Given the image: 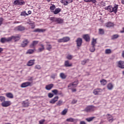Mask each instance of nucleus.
Masks as SVG:
<instances>
[{
    "label": "nucleus",
    "instance_id": "obj_1",
    "mask_svg": "<svg viewBox=\"0 0 124 124\" xmlns=\"http://www.w3.org/2000/svg\"><path fill=\"white\" fill-rule=\"evenodd\" d=\"M118 8H119L118 5H115L114 7L112 5H109L108 7H106L105 9L108 11L110 13H112V12H114L115 14H116L118 12Z\"/></svg>",
    "mask_w": 124,
    "mask_h": 124
},
{
    "label": "nucleus",
    "instance_id": "obj_2",
    "mask_svg": "<svg viewBox=\"0 0 124 124\" xmlns=\"http://www.w3.org/2000/svg\"><path fill=\"white\" fill-rule=\"evenodd\" d=\"M49 20L51 21V22L56 23V24H62V23H63V20L62 18H61V17H56L52 16L49 17Z\"/></svg>",
    "mask_w": 124,
    "mask_h": 124
},
{
    "label": "nucleus",
    "instance_id": "obj_3",
    "mask_svg": "<svg viewBox=\"0 0 124 124\" xmlns=\"http://www.w3.org/2000/svg\"><path fill=\"white\" fill-rule=\"evenodd\" d=\"M95 107L93 106H89L87 107L85 109V112H87V113L93 112V111H94L95 110Z\"/></svg>",
    "mask_w": 124,
    "mask_h": 124
},
{
    "label": "nucleus",
    "instance_id": "obj_4",
    "mask_svg": "<svg viewBox=\"0 0 124 124\" xmlns=\"http://www.w3.org/2000/svg\"><path fill=\"white\" fill-rule=\"evenodd\" d=\"M78 84H79V81L77 80L76 81H74V82L70 83L68 85V88L69 89H71L72 88H76V87L78 86Z\"/></svg>",
    "mask_w": 124,
    "mask_h": 124
},
{
    "label": "nucleus",
    "instance_id": "obj_5",
    "mask_svg": "<svg viewBox=\"0 0 124 124\" xmlns=\"http://www.w3.org/2000/svg\"><path fill=\"white\" fill-rule=\"evenodd\" d=\"M103 92V90L100 88H97L93 91V93L94 95H98L101 94V93Z\"/></svg>",
    "mask_w": 124,
    "mask_h": 124
},
{
    "label": "nucleus",
    "instance_id": "obj_6",
    "mask_svg": "<svg viewBox=\"0 0 124 124\" xmlns=\"http://www.w3.org/2000/svg\"><path fill=\"white\" fill-rule=\"evenodd\" d=\"M1 105V106H2V107H8L9 106H10V105H11V101H5L2 102Z\"/></svg>",
    "mask_w": 124,
    "mask_h": 124
},
{
    "label": "nucleus",
    "instance_id": "obj_7",
    "mask_svg": "<svg viewBox=\"0 0 124 124\" xmlns=\"http://www.w3.org/2000/svg\"><path fill=\"white\" fill-rule=\"evenodd\" d=\"M31 82H25L21 84V88H27V87H31Z\"/></svg>",
    "mask_w": 124,
    "mask_h": 124
},
{
    "label": "nucleus",
    "instance_id": "obj_8",
    "mask_svg": "<svg viewBox=\"0 0 124 124\" xmlns=\"http://www.w3.org/2000/svg\"><path fill=\"white\" fill-rule=\"evenodd\" d=\"M77 47H81L82 43H83V40L81 38H78L76 41Z\"/></svg>",
    "mask_w": 124,
    "mask_h": 124
},
{
    "label": "nucleus",
    "instance_id": "obj_9",
    "mask_svg": "<svg viewBox=\"0 0 124 124\" xmlns=\"http://www.w3.org/2000/svg\"><path fill=\"white\" fill-rule=\"evenodd\" d=\"M15 5H24L26 2L24 1H21L20 0H16L14 2Z\"/></svg>",
    "mask_w": 124,
    "mask_h": 124
},
{
    "label": "nucleus",
    "instance_id": "obj_10",
    "mask_svg": "<svg viewBox=\"0 0 124 124\" xmlns=\"http://www.w3.org/2000/svg\"><path fill=\"white\" fill-rule=\"evenodd\" d=\"M82 38L86 41V42H90V41H91V37L89 34L83 35Z\"/></svg>",
    "mask_w": 124,
    "mask_h": 124
},
{
    "label": "nucleus",
    "instance_id": "obj_11",
    "mask_svg": "<svg viewBox=\"0 0 124 124\" xmlns=\"http://www.w3.org/2000/svg\"><path fill=\"white\" fill-rule=\"evenodd\" d=\"M10 38H11V41L13 39L14 41H18V40H20V38H21V36L19 35H17L16 36H12L11 37H10Z\"/></svg>",
    "mask_w": 124,
    "mask_h": 124
},
{
    "label": "nucleus",
    "instance_id": "obj_12",
    "mask_svg": "<svg viewBox=\"0 0 124 124\" xmlns=\"http://www.w3.org/2000/svg\"><path fill=\"white\" fill-rule=\"evenodd\" d=\"M117 66L119 67V68H121L122 69H124V62L120 61L117 62Z\"/></svg>",
    "mask_w": 124,
    "mask_h": 124
},
{
    "label": "nucleus",
    "instance_id": "obj_13",
    "mask_svg": "<svg viewBox=\"0 0 124 124\" xmlns=\"http://www.w3.org/2000/svg\"><path fill=\"white\" fill-rule=\"evenodd\" d=\"M15 30L16 31H23L26 30V28L22 25H20L16 27Z\"/></svg>",
    "mask_w": 124,
    "mask_h": 124
},
{
    "label": "nucleus",
    "instance_id": "obj_14",
    "mask_svg": "<svg viewBox=\"0 0 124 124\" xmlns=\"http://www.w3.org/2000/svg\"><path fill=\"white\" fill-rule=\"evenodd\" d=\"M11 41V38L10 37L8 38H1L0 39V42L1 43H5V42H9Z\"/></svg>",
    "mask_w": 124,
    "mask_h": 124
},
{
    "label": "nucleus",
    "instance_id": "obj_15",
    "mask_svg": "<svg viewBox=\"0 0 124 124\" xmlns=\"http://www.w3.org/2000/svg\"><path fill=\"white\" fill-rule=\"evenodd\" d=\"M58 100H59V96H56L49 101V103H51V104H55V103H56V102H57V101H58Z\"/></svg>",
    "mask_w": 124,
    "mask_h": 124
},
{
    "label": "nucleus",
    "instance_id": "obj_16",
    "mask_svg": "<svg viewBox=\"0 0 124 124\" xmlns=\"http://www.w3.org/2000/svg\"><path fill=\"white\" fill-rule=\"evenodd\" d=\"M107 118L109 123H113V121H114V118H113V116H112V115L109 114H107Z\"/></svg>",
    "mask_w": 124,
    "mask_h": 124
},
{
    "label": "nucleus",
    "instance_id": "obj_17",
    "mask_svg": "<svg viewBox=\"0 0 124 124\" xmlns=\"http://www.w3.org/2000/svg\"><path fill=\"white\" fill-rule=\"evenodd\" d=\"M29 41L28 39H25L23 41H22L21 44V46L23 47V48L26 47L28 44H29Z\"/></svg>",
    "mask_w": 124,
    "mask_h": 124
},
{
    "label": "nucleus",
    "instance_id": "obj_18",
    "mask_svg": "<svg viewBox=\"0 0 124 124\" xmlns=\"http://www.w3.org/2000/svg\"><path fill=\"white\" fill-rule=\"evenodd\" d=\"M35 62V60L34 59L30 60L27 63V66H32V65L34 64Z\"/></svg>",
    "mask_w": 124,
    "mask_h": 124
},
{
    "label": "nucleus",
    "instance_id": "obj_19",
    "mask_svg": "<svg viewBox=\"0 0 124 124\" xmlns=\"http://www.w3.org/2000/svg\"><path fill=\"white\" fill-rule=\"evenodd\" d=\"M62 11V9L58 8H56L53 11H51L52 13H53L54 15H57V14H59L60 12Z\"/></svg>",
    "mask_w": 124,
    "mask_h": 124
},
{
    "label": "nucleus",
    "instance_id": "obj_20",
    "mask_svg": "<svg viewBox=\"0 0 124 124\" xmlns=\"http://www.w3.org/2000/svg\"><path fill=\"white\" fill-rule=\"evenodd\" d=\"M40 46H41V47H40L38 49V53H40V52H43V51H44V50H45V47L44 46V45L41 44L40 45Z\"/></svg>",
    "mask_w": 124,
    "mask_h": 124
},
{
    "label": "nucleus",
    "instance_id": "obj_21",
    "mask_svg": "<svg viewBox=\"0 0 124 124\" xmlns=\"http://www.w3.org/2000/svg\"><path fill=\"white\" fill-rule=\"evenodd\" d=\"M46 31V29H36L33 31V32H44Z\"/></svg>",
    "mask_w": 124,
    "mask_h": 124
},
{
    "label": "nucleus",
    "instance_id": "obj_22",
    "mask_svg": "<svg viewBox=\"0 0 124 124\" xmlns=\"http://www.w3.org/2000/svg\"><path fill=\"white\" fill-rule=\"evenodd\" d=\"M38 41H33L30 46V48H33L34 46H36V45L38 44Z\"/></svg>",
    "mask_w": 124,
    "mask_h": 124
},
{
    "label": "nucleus",
    "instance_id": "obj_23",
    "mask_svg": "<svg viewBox=\"0 0 124 124\" xmlns=\"http://www.w3.org/2000/svg\"><path fill=\"white\" fill-rule=\"evenodd\" d=\"M113 88H114V85L112 83H109L107 85V88L108 90H109V91H112L113 90Z\"/></svg>",
    "mask_w": 124,
    "mask_h": 124
},
{
    "label": "nucleus",
    "instance_id": "obj_24",
    "mask_svg": "<svg viewBox=\"0 0 124 124\" xmlns=\"http://www.w3.org/2000/svg\"><path fill=\"white\" fill-rule=\"evenodd\" d=\"M105 26L107 28H111L114 26V23L111 22H108L105 24Z\"/></svg>",
    "mask_w": 124,
    "mask_h": 124
},
{
    "label": "nucleus",
    "instance_id": "obj_25",
    "mask_svg": "<svg viewBox=\"0 0 124 124\" xmlns=\"http://www.w3.org/2000/svg\"><path fill=\"white\" fill-rule=\"evenodd\" d=\"M72 66V63H69V61H66L64 62V66L66 67H70V66Z\"/></svg>",
    "mask_w": 124,
    "mask_h": 124
},
{
    "label": "nucleus",
    "instance_id": "obj_26",
    "mask_svg": "<svg viewBox=\"0 0 124 124\" xmlns=\"http://www.w3.org/2000/svg\"><path fill=\"white\" fill-rule=\"evenodd\" d=\"M6 96L8 97V98L12 99L14 97L13 94L11 93H6Z\"/></svg>",
    "mask_w": 124,
    "mask_h": 124
},
{
    "label": "nucleus",
    "instance_id": "obj_27",
    "mask_svg": "<svg viewBox=\"0 0 124 124\" xmlns=\"http://www.w3.org/2000/svg\"><path fill=\"white\" fill-rule=\"evenodd\" d=\"M53 87H54V84H48L47 85H46V89L47 91H50V90H51L52 88H53Z\"/></svg>",
    "mask_w": 124,
    "mask_h": 124
},
{
    "label": "nucleus",
    "instance_id": "obj_28",
    "mask_svg": "<svg viewBox=\"0 0 124 124\" xmlns=\"http://www.w3.org/2000/svg\"><path fill=\"white\" fill-rule=\"evenodd\" d=\"M97 40V39H94V38H93L92 41L91 42V45L92 46H95V44H96Z\"/></svg>",
    "mask_w": 124,
    "mask_h": 124
},
{
    "label": "nucleus",
    "instance_id": "obj_29",
    "mask_svg": "<svg viewBox=\"0 0 124 124\" xmlns=\"http://www.w3.org/2000/svg\"><path fill=\"white\" fill-rule=\"evenodd\" d=\"M22 105L23 107H29V105H30V103L27 101H23L22 102Z\"/></svg>",
    "mask_w": 124,
    "mask_h": 124
},
{
    "label": "nucleus",
    "instance_id": "obj_30",
    "mask_svg": "<svg viewBox=\"0 0 124 124\" xmlns=\"http://www.w3.org/2000/svg\"><path fill=\"white\" fill-rule=\"evenodd\" d=\"M101 84L103 86H105L106 84H107V80L103 79L100 81Z\"/></svg>",
    "mask_w": 124,
    "mask_h": 124
},
{
    "label": "nucleus",
    "instance_id": "obj_31",
    "mask_svg": "<svg viewBox=\"0 0 124 124\" xmlns=\"http://www.w3.org/2000/svg\"><path fill=\"white\" fill-rule=\"evenodd\" d=\"M60 77H61V78L62 79H66V75H65V74H64V73H61L60 74Z\"/></svg>",
    "mask_w": 124,
    "mask_h": 124
},
{
    "label": "nucleus",
    "instance_id": "obj_32",
    "mask_svg": "<svg viewBox=\"0 0 124 124\" xmlns=\"http://www.w3.org/2000/svg\"><path fill=\"white\" fill-rule=\"evenodd\" d=\"M46 49L47 51H51V50H52V45L50 44H47L46 45Z\"/></svg>",
    "mask_w": 124,
    "mask_h": 124
},
{
    "label": "nucleus",
    "instance_id": "obj_33",
    "mask_svg": "<svg viewBox=\"0 0 124 124\" xmlns=\"http://www.w3.org/2000/svg\"><path fill=\"white\" fill-rule=\"evenodd\" d=\"M66 122H69L70 123H74L75 122V119L72 118H67L66 120Z\"/></svg>",
    "mask_w": 124,
    "mask_h": 124
},
{
    "label": "nucleus",
    "instance_id": "obj_34",
    "mask_svg": "<svg viewBox=\"0 0 124 124\" xmlns=\"http://www.w3.org/2000/svg\"><path fill=\"white\" fill-rule=\"evenodd\" d=\"M63 40L64 43L68 42V41L70 40V38H69V37H63Z\"/></svg>",
    "mask_w": 124,
    "mask_h": 124
},
{
    "label": "nucleus",
    "instance_id": "obj_35",
    "mask_svg": "<svg viewBox=\"0 0 124 124\" xmlns=\"http://www.w3.org/2000/svg\"><path fill=\"white\" fill-rule=\"evenodd\" d=\"M99 34L101 35H103L104 34V30L102 29H99Z\"/></svg>",
    "mask_w": 124,
    "mask_h": 124
},
{
    "label": "nucleus",
    "instance_id": "obj_36",
    "mask_svg": "<svg viewBox=\"0 0 124 124\" xmlns=\"http://www.w3.org/2000/svg\"><path fill=\"white\" fill-rule=\"evenodd\" d=\"M85 2H92L93 3H96V0H84Z\"/></svg>",
    "mask_w": 124,
    "mask_h": 124
},
{
    "label": "nucleus",
    "instance_id": "obj_37",
    "mask_svg": "<svg viewBox=\"0 0 124 124\" xmlns=\"http://www.w3.org/2000/svg\"><path fill=\"white\" fill-rule=\"evenodd\" d=\"M34 50L35 49H29L27 51L26 54H33V53H34Z\"/></svg>",
    "mask_w": 124,
    "mask_h": 124
},
{
    "label": "nucleus",
    "instance_id": "obj_38",
    "mask_svg": "<svg viewBox=\"0 0 124 124\" xmlns=\"http://www.w3.org/2000/svg\"><path fill=\"white\" fill-rule=\"evenodd\" d=\"M50 11H54L56 9V6L54 4H52V6L50 7L49 8Z\"/></svg>",
    "mask_w": 124,
    "mask_h": 124
},
{
    "label": "nucleus",
    "instance_id": "obj_39",
    "mask_svg": "<svg viewBox=\"0 0 124 124\" xmlns=\"http://www.w3.org/2000/svg\"><path fill=\"white\" fill-rule=\"evenodd\" d=\"M120 36L118 34H114L112 36L111 39L112 40H114V39H117Z\"/></svg>",
    "mask_w": 124,
    "mask_h": 124
},
{
    "label": "nucleus",
    "instance_id": "obj_40",
    "mask_svg": "<svg viewBox=\"0 0 124 124\" xmlns=\"http://www.w3.org/2000/svg\"><path fill=\"white\" fill-rule=\"evenodd\" d=\"M68 110V109L67 108H65L62 112V113H61L62 115H63V116H64L65 115H66V113H67Z\"/></svg>",
    "mask_w": 124,
    "mask_h": 124
},
{
    "label": "nucleus",
    "instance_id": "obj_41",
    "mask_svg": "<svg viewBox=\"0 0 124 124\" xmlns=\"http://www.w3.org/2000/svg\"><path fill=\"white\" fill-rule=\"evenodd\" d=\"M89 59H85L83 61H81V64H82V65H84L85 64H86V63H87V62H89Z\"/></svg>",
    "mask_w": 124,
    "mask_h": 124
},
{
    "label": "nucleus",
    "instance_id": "obj_42",
    "mask_svg": "<svg viewBox=\"0 0 124 124\" xmlns=\"http://www.w3.org/2000/svg\"><path fill=\"white\" fill-rule=\"evenodd\" d=\"M90 52H94L95 51V46H92L90 48Z\"/></svg>",
    "mask_w": 124,
    "mask_h": 124
},
{
    "label": "nucleus",
    "instance_id": "obj_43",
    "mask_svg": "<svg viewBox=\"0 0 124 124\" xmlns=\"http://www.w3.org/2000/svg\"><path fill=\"white\" fill-rule=\"evenodd\" d=\"M93 119H94V117H90L88 118H86V121H87V122H92V121H93Z\"/></svg>",
    "mask_w": 124,
    "mask_h": 124
},
{
    "label": "nucleus",
    "instance_id": "obj_44",
    "mask_svg": "<svg viewBox=\"0 0 124 124\" xmlns=\"http://www.w3.org/2000/svg\"><path fill=\"white\" fill-rule=\"evenodd\" d=\"M0 101H1V102H4V101H5V97L3 96H0Z\"/></svg>",
    "mask_w": 124,
    "mask_h": 124
},
{
    "label": "nucleus",
    "instance_id": "obj_45",
    "mask_svg": "<svg viewBox=\"0 0 124 124\" xmlns=\"http://www.w3.org/2000/svg\"><path fill=\"white\" fill-rule=\"evenodd\" d=\"M112 51L110 49H107L105 50V54H111Z\"/></svg>",
    "mask_w": 124,
    "mask_h": 124
},
{
    "label": "nucleus",
    "instance_id": "obj_46",
    "mask_svg": "<svg viewBox=\"0 0 124 124\" xmlns=\"http://www.w3.org/2000/svg\"><path fill=\"white\" fill-rule=\"evenodd\" d=\"M21 16H29V14L26 13V11L21 12L20 14Z\"/></svg>",
    "mask_w": 124,
    "mask_h": 124
},
{
    "label": "nucleus",
    "instance_id": "obj_47",
    "mask_svg": "<svg viewBox=\"0 0 124 124\" xmlns=\"http://www.w3.org/2000/svg\"><path fill=\"white\" fill-rule=\"evenodd\" d=\"M57 41L59 43H64V41H63V38L58 39Z\"/></svg>",
    "mask_w": 124,
    "mask_h": 124
},
{
    "label": "nucleus",
    "instance_id": "obj_48",
    "mask_svg": "<svg viewBox=\"0 0 124 124\" xmlns=\"http://www.w3.org/2000/svg\"><path fill=\"white\" fill-rule=\"evenodd\" d=\"M52 93H53L55 95H57L58 94L59 91L57 90H53L52 91Z\"/></svg>",
    "mask_w": 124,
    "mask_h": 124
},
{
    "label": "nucleus",
    "instance_id": "obj_49",
    "mask_svg": "<svg viewBox=\"0 0 124 124\" xmlns=\"http://www.w3.org/2000/svg\"><path fill=\"white\" fill-rule=\"evenodd\" d=\"M73 58V56L71 55H68L66 56V59H67V60H72Z\"/></svg>",
    "mask_w": 124,
    "mask_h": 124
},
{
    "label": "nucleus",
    "instance_id": "obj_50",
    "mask_svg": "<svg viewBox=\"0 0 124 124\" xmlns=\"http://www.w3.org/2000/svg\"><path fill=\"white\" fill-rule=\"evenodd\" d=\"M57 106H61V105H62V101L59 100L57 103Z\"/></svg>",
    "mask_w": 124,
    "mask_h": 124
},
{
    "label": "nucleus",
    "instance_id": "obj_51",
    "mask_svg": "<svg viewBox=\"0 0 124 124\" xmlns=\"http://www.w3.org/2000/svg\"><path fill=\"white\" fill-rule=\"evenodd\" d=\"M35 69H41V66L40 65H36L35 66Z\"/></svg>",
    "mask_w": 124,
    "mask_h": 124
},
{
    "label": "nucleus",
    "instance_id": "obj_52",
    "mask_svg": "<svg viewBox=\"0 0 124 124\" xmlns=\"http://www.w3.org/2000/svg\"><path fill=\"white\" fill-rule=\"evenodd\" d=\"M78 100L74 99L72 101L71 104H76L77 103Z\"/></svg>",
    "mask_w": 124,
    "mask_h": 124
},
{
    "label": "nucleus",
    "instance_id": "obj_53",
    "mask_svg": "<svg viewBox=\"0 0 124 124\" xmlns=\"http://www.w3.org/2000/svg\"><path fill=\"white\" fill-rule=\"evenodd\" d=\"M48 96L49 98H52V97H53V96H54V94H53L52 93H48Z\"/></svg>",
    "mask_w": 124,
    "mask_h": 124
},
{
    "label": "nucleus",
    "instance_id": "obj_54",
    "mask_svg": "<svg viewBox=\"0 0 124 124\" xmlns=\"http://www.w3.org/2000/svg\"><path fill=\"white\" fill-rule=\"evenodd\" d=\"M45 122V120H42L39 121V124H44Z\"/></svg>",
    "mask_w": 124,
    "mask_h": 124
},
{
    "label": "nucleus",
    "instance_id": "obj_55",
    "mask_svg": "<svg viewBox=\"0 0 124 124\" xmlns=\"http://www.w3.org/2000/svg\"><path fill=\"white\" fill-rule=\"evenodd\" d=\"M69 90H71L72 92L73 93H75L77 90L75 88H73V87H72L71 89H69Z\"/></svg>",
    "mask_w": 124,
    "mask_h": 124
},
{
    "label": "nucleus",
    "instance_id": "obj_56",
    "mask_svg": "<svg viewBox=\"0 0 124 124\" xmlns=\"http://www.w3.org/2000/svg\"><path fill=\"white\" fill-rule=\"evenodd\" d=\"M2 22H3V18L2 17L0 18V26L2 25Z\"/></svg>",
    "mask_w": 124,
    "mask_h": 124
},
{
    "label": "nucleus",
    "instance_id": "obj_57",
    "mask_svg": "<svg viewBox=\"0 0 124 124\" xmlns=\"http://www.w3.org/2000/svg\"><path fill=\"white\" fill-rule=\"evenodd\" d=\"M56 75L53 74V75H52V76H51V78H52V79H55V78H56Z\"/></svg>",
    "mask_w": 124,
    "mask_h": 124
},
{
    "label": "nucleus",
    "instance_id": "obj_58",
    "mask_svg": "<svg viewBox=\"0 0 124 124\" xmlns=\"http://www.w3.org/2000/svg\"><path fill=\"white\" fill-rule=\"evenodd\" d=\"M35 28V25L34 24L31 25V28L33 29Z\"/></svg>",
    "mask_w": 124,
    "mask_h": 124
},
{
    "label": "nucleus",
    "instance_id": "obj_59",
    "mask_svg": "<svg viewBox=\"0 0 124 124\" xmlns=\"http://www.w3.org/2000/svg\"><path fill=\"white\" fill-rule=\"evenodd\" d=\"M80 124H87L85 121H80Z\"/></svg>",
    "mask_w": 124,
    "mask_h": 124
},
{
    "label": "nucleus",
    "instance_id": "obj_60",
    "mask_svg": "<svg viewBox=\"0 0 124 124\" xmlns=\"http://www.w3.org/2000/svg\"><path fill=\"white\" fill-rule=\"evenodd\" d=\"M63 4H64V5H67V1H66L65 0L64 1V2H63Z\"/></svg>",
    "mask_w": 124,
    "mask_h": 124
},
{
    "label": "nucleus",
    "instance_id": "obj_61",
    "mask_svg": "<svg viewBox=\"0 0 124 124\" xmlns=\"http://www.w3.org/2000/svg\"><path fill=\"white\" fill-rule=\"evenodd\" d=\"M122 30H123V31H120V32H121V33H124V27H123V28H122Z\"/></svg>",
    "mask_w": 124,
    "mask_h": 124
},
{
    "label": "nucleus",
    "instance_id": "obj_62",
    "mask_svg": "<svg viewBox=\"0 0 124 124\" xmlns=\"http://www.w3.org/2000/svg\"><path fill=\"white\" fill-rule=\"evenodd\" d=\"M122 56L124 58V50L122 51Z\"/></svg>",
    "mask_w": 124,
    "mask_h": 124
},
{
    "label": "nucleus",
    "instance_id": "obj_63",
    "mask_svg": "<svg viewBox=\"0 0 124 124\" xmlns=\"http://www.w3.org/2000/svg\"><path fill=\"white\" fill-rule=\"evenodd\" d=\"M33 79H32V77H31L29 79V81H32Z\"/></svg>",
    "mask_w": 124,
    "mask_h": 124
},
{
    "label": "nucleus",
    "instance_id": "obj_64",
    "mask_svg": "<svg viewBox=\"0 0 124 124\" xmlns=\"http://www.w3.org/2000/svg\"><path fill=\"white\" fill-rule=\"evenodd\" d=\"M121 3H122V4H124V0H122Z\"/></svg>",
    "mask_w": 124,
    "mask_h": 124
}]
</instances>
